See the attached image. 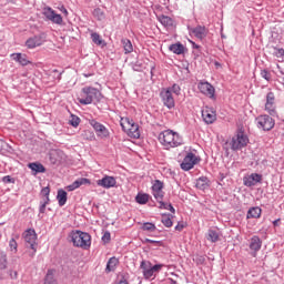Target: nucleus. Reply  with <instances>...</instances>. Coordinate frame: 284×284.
<instances>
[{"label": "nucleus", "instance_id": "1", "mask_svg": "<svg viewBox=\"0 0 284 284\" xmlns=\"http://www.w3.org/2000/svg\"><path fill=\"white\" fill-rule=\"evenodd\" d=\"M159 141L161 145H163L164 150H172V148L183 145V138L172 130L162 131L159 134Z\"/></svg>", "mask_w": 284, "mask_h": 284}, {"label": "nucleus", "instance_id": "2", "mask_svg": "<svg viewBox=\"0 0 284 284\" xmlns=\"http://www.w3.org/2000/svg\"><path fill=\"white\" fill-rule=\"evenodd\" d=\"M102 97L99 89L85 87L82 89V98H79L78 101L81 105H90L93 101H100Z\"/></svg>", "mask_w": 284, "mask_h": 284}, {"label": "nucleus", "instance_id": "3", "mask_svg": "<svg viewBox=\"0 0 284 284\" xmlns=\"http://www.w3.org/2000/svg\"><path fill=\"white\" fill-rule=\"evenodd\" d=\"M71 241L74 247H81L82 250H89L92 245V236L89 233L74 231L71 233Z\"/></svg>", "mask_w": 284, "mask_h": 284}, {"label": "nucleus", "instance_id": "4", "mask_svg": "<svg viewBox=\"0 0 284 284\" xmlns=\"http://www.w3.org/2000/svg\"><path fill=\"white\" fill-rule=\"evenodd\" d=\"M165 267V264H155L152 265V262L150 261H142L140 264V268L142 270V274L144 278L150 280V278H155L156 274L161 272Z\"/></svg>", "mask_w": 284, "mask_h": 284}, {"label": "nucleus", "instance_id": "5", "mask_svg": "<svg viewBox=\"0 0 284 284\" xmlns=\"http://www.w3.org/2000/svg\"><path fill=\"white\" fill-rule=\"evenodd\" d=\"M250 143V139L243 131H239L231 141L226 142V145H230L231 150L233 152H239V150H243V148H246Z\"/></svg>", "mask_w": 284, "mask_h": 284}, {"label": "nucleus", "instance_id": "6", "mask_svg": "<svg viewBox=\"0 0 284 284\" xmlns=\"http://www.w3.org/2000/svg\"><path fill=\"white\" fill-rule=\"evenodd\" d=\"M122 130L128 132L129 136L132 139H139L141 136V132L139 131V124L134 123L130 118H122L120 121Z\"/></svg>", "mask_w": 284, "mask_h": 284}, {"label": "nucleus", "instance_id": "7", "mask_svg": "<svg viewBox=\"0 0 284 284\" xmlns=\"http://www.w3.org/2000/svg\"><path fill=\"white\" fill-rule=\"evenodd\" d=\"M199 163H201V158L192 152H187L180 164V168L184 172H190V170L194 169V165H199Z\"/></svg>", "mask_w": 284, "mask_h": 284}, {"label": "nucleus", "instance_id": "8", "mask_svg": "<svg viewBox=\"0 0 284 284\" xmlns=\"http://www.w3.org/2000/svg\"><path fill=\"white\" fill-rule=\"evenodd\" d=\"M42 14L45 17L47 21H51V23H55V26L63 24V17H61V14L57 13V11L50 7H44Z\"/></svg>", "mask_w": 284, "mask_h": 284}, {"label": "nucleus", "instance_id": "9", "mask_svg": "<svg viewBox=\"0 0 284 284\" xmlns=\"http://www.w3.org/2000/svg\"><path fill=\"white\" fill-rule=\"evenodd\" d=\"M257 128L260 130H264L265 132H270L275 125L274 119L270 115H260L256 118Z\"/></svg>", "mask_w": 284, "mask_h": 284}, {"label": "nucleus", "instance_id": "10", "mask_svg": "<svg viewBox=\"0 0 284 284\" xmlns=\"http://www.w3.org/2000/svg\"><path fill=\"white\" fill-rule=\"evenodd\" d=\"M160 98L165 108L168 110H172L174 105H176L174 95L170 92V90H166L165 88L161 90Z\"/></svg>", "mask_w": 284, "mask_h": 284}, {"label": "nucleus", "instance_id": "11", "mask_svg": "<svg viewBox=\"0 0 284 284\" xmlns=\"http://www.w3.org/2000/svg\"><path fill=\"white\" fill-rule=\"evenodd\" d=\"M89 123L95 131L97 136H99V139H108V136H110V130H108L105 125L101 124L97 120H90Z\"/></svg>", "mask_w": 284, "mask_h": 284}, {"label": "nucleus", "instance_id": "12", "mask_svg": "<svg viewBox=\"0 0 284 284\" xmlns=\"http://www.w3.org/2000/svg\"><path fill=\"white\" fill-rule=\"evenodd\" d=\"M197 88L204 97H207L209 99H216V89H214V85L210 84V82H200Z\"/></svg>", "mask_w": 284, "mask_h": 284}, {"label": "nucleus", "instance_id": "13", "mask_svg": "<svg viewBox=\"0 0 284 284\" xmlns=\"http://www.w3.org/2000/svg\"><path fill=\"white\" fill-rule=\"evenodd\" d=\"M24 241L27 244H29L31 250H33L30 256H34V254H37V233L34 232V230L26 231Z\"/></svg>", "mask_w": 284, "mask_h": 284}, {"label": "nucleus", "instance_id": "14", "mask_svg": "<svg viewBox=\"0 0 284 284\" xmlns=\"http://www.w3.org/2000/svg\"><path fill=\"white\" fill-rule=\"evenodd\" d=\"M97 185H99V187H104V190L116 187V178L104 175L102 179L97 181Z\"/></svg>", "mask_w": 284, "mask_h": 284}, {"label": "nucleus", "instance_id": "15", "mask_svg": "<svg viewBox=\"0 0 284 284\" xmlns=\"http://www.w3.org/2000/svg\"><path fill=\"white\" fill-rule=\"evenodd\" d=\"M152 194L155 201H163V196H165V192H163V182L160 180H155L152 185Z\"/></svg>", "mask_w": 284, "mask_h": 284}, {"label": "nucleus", "instance_id": "16", "mask_svg": "<svg viewBox=\"0 0 284 284\" xmlns=\"http://www.w3.org/2000/svg\"><path fill=\"white\" fill-rule=\"evenodd\" d=\"M275 98L273 92H268L266 95L265 111L271 114V116H276V105L274 103Z\"/></svg>", "mask_w": 284, "mask_h": 284}, {"label": "nucleus", "instance_id": "17", "mask_svg": "<svg viewBox=\"0 0 284 284\" xmlns=\"http://www.w3.org/2000/svg\"><path fill=\"white\" fill-rule=\"evenodd\" d=\"M202 119L204 122H206L207 125H211L212 123H214V121H216V111L207 106L204 108L202 110Z\"/></svg>", "mask_w": 284, "mask_h": 284}, {"label": "nucleus", "instance_id": "18", "mask_svg": "<svg viewBox=\"0 0 284 284\" xmlns=\"http://www.w3.org/2000/svg\"><path fill=\"white\" fill-rule=\"evenodd\" d=\"M261 181H263V176L258 173H252L243 179L246 187H254V185H256V183H261Z\"/></svg>", "mask_w": 284, "mask_h": 284}, {"label": "nucleus", "instance_id": "19", "mask_svg": "<svg viewBox=\"0 0 284 284\" xmlns=\"http://www.w3.org/2000/svg\"><path fill=\"white\" fill-rule=\"evenodd\" d=\"M45 39H43V36H34L26 41V45L27 48H29V50H33V48H39V45H43Z\"/></svg>", "mask_w": 284, "mask_h": 284}, {"label": "nucleus", "instance_id": "20", "mask_svg": "<svg viewBox=\"0 0 284 284\" xmlns=\"http://www.w3.org/2000/svg\"><path fill=\"white\" fill-rule=\"evenodd\" d=\"M11 59L22 67L32 64V61H30V59H28V55L24 53H12Z\"/></svg>", "mask_w": 284, "mask_h": 284}, {"label": "nucleus", "instance_id": "21", "mask_svg": "<svg viewBox=\"0 0 284 284\" xmlns=\"http://www.w3.org/2000/svg\"><path fill=\"white\" fill-rule=\"evenodd\" d=\"M81 185H90V180L85 178L78 179L71 185L67 186V190L69 192H74V190H78Z\"/></svg>", "mask_w": 284, "mask_h": 284}, {"label": "nucleus", "instance_id": "22", "mask_svg": "<svg viewBox=\"0 0 284 284\" xmlns=\"http://www.w3.org/2000/svg\"><path fill=\"white\" fill-rule=\"evenodd\" d=\"M192 34H194L196 39H205V37H207V28L197 26L192 29Z\"/></svg>", "mask_w": 284, "mask_h": 284}, {"label": "nucleus", "instance_id": "23", "mask_svg": "<svg viewBox=\"0 0 284 284\" xmlns=\"http://www.w3.org/2000/svg\"><path fill=\"white\" fill-rule=\"evenodd\" d=\"M28 168L31 170V172H33L34 175L43 174L45 172V166L38 162L29 163Z\"/></svg>", "mask_w": 284, "mask_h": 284}, {"label": "nucleus", "instance_id": "24", "mask_svg": "<svg viewBox=\"0 0 284 284\" xmlns=\"http://www.w3.org/2000/svg\"><path fill=\"white\" fill-rule=\"evenodd\" d=\"M262 245H263V242L261 241V237L254 235L251 239L250 250H252L253 252H258V250H261Z\"/></svg>", "mask_w": 284, "mask_h": 284}, {"label": "nucleus", "instance_id": "25", "mask_svg": "<svg viewBox=\"0 0 284 284\" xmlns=\"http://www.w3.org/2000/svg\"><path fill=\"white\" fill-rule=\"evenodd\" d=\"M121 44L124 50V54H132V52H134V47L132 45V41H130V39H122Z\"/></svg>", "mask_w": 284, "mask_h": 284}, {"label": "nucleus", "instance_id": "26", "mask_svg": "<svg viewBox=\"0 0 284 284\" xmlns=\"http://www.w3.org/2000/svg\"><path fill=\"white\" fill-rule=\"evenodd\" d=\"M263 210L258 206H253L247 211L246 219H261Z\"/></svg>", "mask_w": 284, "mask_h": 284}, {"label": "nucleus", "instance_id": "27", "mask_svg": "<svg viewBox=\"0 0 284 284\" xmlns=\"http://www.w3.org/2000/svg\"><path fill=\"white\" fill-rule=\"evenodd\" d=\"M116 265H119V258L115 256L111 257L106 263L105 273L110 274V272H114V270H116Z\"/></svg>", "mask_w": 284, "mask_h": 284}, {"label": "nucleus", "instance_id": "28", "mask_svg": "<svg viewBox=\"0 0 284 284\" xmlns=\"http://www.w3.org/2000/svg\"><path fill=\"white\" fill-rule=\"evenodd\" d=\"M57 200H58L60 207H63V205H65V203H68V192H65L63 190H59Z\"/></svg>", "mask_w": 284, "mask_h": 284}, {"label": "nucleus", "instance_id": "29", "mask_svg": "<svg viewBox=\"0 0 284 284\" xmlns=\"http://www.w3.org/2000/svg\"><path fill=\"white\" fill-rule=\"evenodd\" d=\"M196 187L197 190H207V187H210V180L205 176H201L196 181Z\"/></svg>", "mask_w": 284, "mask_h": 284}, {"label": "nucleus", "instance_id": "30", "mask_svg": "<svg viewBox=\"0 0 284 284\" xmlns=\"http://www.w3.org/2000/svg\"><path fill=\"white\" fill-rule=\"evenodd\" d=\"M169 50L173 52V54H183L185 47L181 43H174L169 47Z\"/></svg>", "mask_w": 284, "mask_h": 284}, {"label": "nucleus", "instance_id": "31", "mask_svg": "<svg viewBox=\"0 0 284 284\" xmlns=\"http://www.w3.org/2000/svg\"><path fill=\"white\" fill-rule=\"evenodd\" d=\"M159 21L164 28H172L174 26V20L168 16H160Z\"/></svg>", "mask_w": 284, "mask_h": 284}, {"label": "nucleus", "instance_id": "32", "mask_svg": "<svg viewBox=\"0 0 284 284\" xmlns=\"http://www.w3.org/2000/svg\"><path fill=\"white\" fill-rule=\"evenodd\" d=\"M159 203V207L160 210H169V212H172V214H174V212H176V210H174V206H172V204L168 203V202H163V200H158Z\"/></svg>", "mask_w": 284, "mask_h": 284}, {"label": "nucleus", "instance_id": "33", "mask_svg": "<svg viewBox=\"0 0 284 284\" xmlns=\"http://www.w3.org/2000/svg\"><path fill=\"white\" fill-rule=\"evenodd\" d=\"M135 200H136V203H139L140 205H145V203L150 201V195L145 193L143 194L139 193Z\"/></svg>", "mask_w": 284, "mask_h": 284}, {"label": "nucleus", "instance_id": "34", "mask_svg": "<svg viewBox=\"0 0 284 284\" xmlns=\"http://www.w3.org/2000/svg\"><path fill=\"white\" fill-rule=\"evenodd\" d=\"M207 241H211V243H216L219 241V232L214 230H209Z\"/></svg>", "mask_w": 284, "mask_h": 284}, {"label": "nucleus", "instance_id": "35", "mask_svg": "<svg viewBox=\"0 0 284 284\" xmlns=\"http://www.w3.org/2000/svg\"><path fill=\"white\" fill-rule=\"evenodd\" d=\"M93 17L98 19V21H103L105 19V12H103L101 8H97L93 10Z\"/></svg>", "mask_w": 284, "mask_h": 284}, {"label": "nucleus", "instance_id": "36", "mask_svg": "<svg viewBox=\"0 0 284 284\" xmlns=\"http://www.w3.org/2000/svg\"><path fill=\"white\" fill-rule=\"evenodd\" d=\"M91 39L95 45H103L104 43L103 38H101V36L97 32L91 33Z\"/></svg>", "mask_w": 284, "mask_h": 284}, {"label": "nucleus", "instance_id": "37", "mask_svg": "<svg viewBox=\"0 0 284 284\" xmlns=\"http://www.w3.org/2000/svg\"><path fill=\"white\" fill-rule=\"evenodd\" d=\"M44 284H58L54 278V272L48 271L47 276L44 278Z\"/></svg>", "mask_w": 284, "mask_h": 284}, {"label": "nucleus", "instance_id": "38", "mask_svg": "<svg viewBox=\"0 0 284 284\" xmlns=\"http://www.w3.org/2000/svg\"><path fill=\"white\" fill-rule=\"evenodd\" d=\"M170 91L174 97H179L181 94V87L179 84H173L172 87L164 88Z\"/></svg>", "mask_w": 284, "mask_h": 284}, {"label": "nucleus", "instance_id": "39", "mask_svg": "<svg viewBox=\"0 0 284 284\" xmlns=\"http://www.w3.org/2000/svg\"><path fill=\"white\" fill-rule=\"evenodd\" d=\"M69 123L70 125H72V128H79V123H81V118L74 114H71Z\"/></svg>", "mask_w": 284, "mask_h": 284}, {"label": "nucleus", "instance_id": "40", "mask_svg": "<svg viewBox=\"0 0 284 284\" xmlns=\"http://www.w3.org/2000/svg\"><path fill=\"white\" fill-rule=\"evenodd\" d=\"M162 223L165 227H172L173 225L172 217L170 215H163Z\"/></svg>", "mask_w": 284, "mask_h": 284}, {"label": "nucleus", "instance_id": "41", "mask_svg": "<svg viewBox=\"0 0 284 284\" xmlns=\"http://www.w3.org/2000/svg\"><path fill=\"white\" fill-rule=\"evenodd\" d=\"M142 230H144V232H154V230H156V225H154L153 223L146 222L143 224Z\"/></svg>", "mask_w": 284, "mask_h": 284}, {"label": "nucleus", "instance_id": "42", "mask_svg": "<svg viewBox=\"0 0 284 284\" xmlns=\"http://www.w3.org/2000/svg\"><path fill=\"white\" fill-rule=\"evenodd\" d=\"M50 203V199H44L43 202L40 203L39 212L40 214H45V207Z\"/></svg>", "mask_w": 284, "mask_h": 284}, {"label": "nucleus", "instance_id": "43", "mask_svg": "<svg viewBox=\"0 0 284 284\" xmlns=\"http://www.w3.org/2000/svg\"><path fill=\"white\" fill-rule=\"evenodd\" d=\"M9 247H10L11 252H14V254H17V247H19V244H17V240L11 239L9 241Z\"/></svg>", "mask_w": 284, "mask_h": 284}, {"label": "nucleus", "instance_id": "44", "mask_svg": "<svg viewBox=\"0 0 284 284\" xmlns=\"http://www.w3.org/2000/svg\"><path fill=\"white\" fill-rule=\"evenodd\" d=\"M261 77L265 79V81H272V73L265 69L261 71Z\"/></svg>", "mask_w": 284, "mask_h": 284}, {"label": "nucleus", "instance_id": "45", "mask_svg": "<svg viewBox=\"0 0 284 284\" xmlns=\"http://www.w3.org/2000/svg\"><path fill=\"white\" fill-rule=\"evenodd\" d=\"M41 194H42V196H43L44 199H50V187H49V186L43 187V189L41 190Z\"/></svg>", "mask_w": 284, "mask_h": 284}, {"label": "nucleus", "instance_id": "46", "mask_svg": "<svg viewBox=\"0 0 284 284\" xmlns=\"http://www.w3.org/2000/svg\"><path fill=\"white\" fill-rule=\"evenodd\" d=\"M274 54L277 59H284V49H275Z\"/></svg>", "mask_w": 284, "mask_h": 284}, {"label": "nucleus", "instance_id": "47", "mask_svg": "<svg viewBox=\"0 0 284 284\" xmlns=\"http://www.w3.org/2000/svg\"><path fill=\"white\" fill-rule=\"evenodd\" d=\"M8 267V260L6 257L0 258V270H6Z\"/></svg>", "mask_w": 284, "mask_h": 284}, {"label": "nucleus", "instance_id": "48", "mask_svg": "<svg viewBox=\"0 0 284 284\" xmlns=\"http://www.w3.org/2000/svg\"><path fill=\"white\" fill-rule=\"evenodd\" d=\"M110 239H111V235H110V232H104L103 236H102V242L103 243H110Z\"/></svg>", "mask_w": 284, "mask_h": 284}, {"label": "nucleus", "instance_id": "49", "mask_svg": "<svg viewBox=\"0 0 284 284\" xmlns=\"http://www.w3.org/2000/svg\"><path fill=\"white\" fill-rule=\"evenodd\" d=\"M51 74H53V79H57V81H61V72H59V70H53Z\"/></svg>", "mask_w": 284, "mask_h": 284}, {"label": "nucleus", "instance_id": "50", "mask_svg": "<svg viewBox=\"0 0 284 284\" xmlns=\"http://www.w3.org/2000/svg\"><path fill=\"white\" fill-rule=\"evenodd\" d=\"M3 183H14L10 175H6L2 178Z\"/></svg>", "mask_w": 284, "mask_h": 284}, {"label": "nucleus", "instance_id": "51", "mask_svg": "<svg viewBox=\"0 0 284 284\" xmlns=\"http://www.w3.org/2000/svg\"><path fill=\"white\" fill-rule=\"evenodd\" d=\"M9 276H10V278H12V280H17V276H19V274L17 273V271H10V272H9Z\"/></svg>", "mask_w": 284, "mask_h": 284}, {"label": "nucleus", "instance_id": "52", "mask_svg": "<svg viewBox=\"0 0 284 284\" xmlns=\"http://www.w3.org/2000/svg\"><path fill=\"white\" fill-rule=\"evenodd\" d=\"M185 227V225H183V224H178L176 226H175V230H176V232H183V229Z\"/></svg>", "mask_w": 284, "mask_h": 284}, {"label": "nucleus", "instance_id": "53", "mask_svg": "<svg viewBox=\"0 0 284 284\" xmlns=\"http://www.w3.org/2000/svg\"><path fill=\"white\" fill-rule=\"evenodd\" d=\"M60 11L64 17H68V9H65V7H61Z\"/></svg>", "mask_w": 284, "mask_h": 284}, {"label": "nucleus", "instance_id": "54", "mask_svg": "<svg viewBox=\"0 0 284 284\" xmlns=\"http://www.w3.org/2000/svg\"><path fill=\"white\" fill-rule=\"evenodd\" d=\"M273 225L274 227H278L281 225V219L273 221Z\"/></svg>", "mask_w": 284, "mask_h": 284}, {"label": "nucleus", "instance_id": "55", "mask_svg": "<svg viewBox=\"0 0 284 284\" xmlns=\"http://www.w3.org/2000/svg\"><path fill=\"white\" fill-rule=\"evenodd\" d=\"M191 43H192V45H193V48H194L195 50H199V44H196V43H194V42H192V41H191Z\"/></svg>", "mask_w": 284, "mask_h": 284}, {"label": "nucleus", "instance_id": "56", "mask_svg": "<svg viewBox=\"0 0 284 284\" xmlns=\"http://www.w3.org/2000/svg\"><path fill=\"white\" fill-rule=\"evenodd\" d=\"M145 242H146V243H159V242L153 241V240H150V239H146Z\"/></svg>", "mask_w": 284, "mask_h": 284}, {"label": "nucleus", "instance_id": "57", "mask_svg": "<svg viewBox=\"0 0 284 284\" xmlns=\"http://www.w3.org/2000/svg\"><path fill=\"white\" fill-rule=\"evenodd\" d=\"M3 144H4L3 140H0V151L3 150Z\"/></svg>", "mask_w": 284, "mask_h": 284}, {"label": "nucleus", "instance_id": "58", "mask_svg": "<svg viewBox=\"0 0 284 284\" xmlns=\"http://www.w3.org/2000/svg\"><path fill=\"white\" fill-rule=\"evenodd\" d=\"M133 70H135V72H139V67H133Z\"/></svg>", "mask_w": 284, "mask_h": 284}, {"label": "nucleus", "instance_id": "59", "mask_svg": "<svg viewBox=\"0 0 284 284\" xmlns=\"http://www.w3.org/2000/svg\"><path fill=\"white\" fill-rule=\"evenodd\" d=\"M171 284H178L176 281L174 280H171Z\"/></svg>", "mask_w": 284, "mask_h": 284}]
</instances>
